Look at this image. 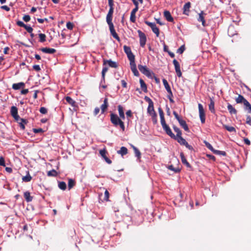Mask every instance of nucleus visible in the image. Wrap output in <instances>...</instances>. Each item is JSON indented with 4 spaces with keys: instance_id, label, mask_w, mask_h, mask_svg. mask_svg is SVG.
<instances>
[{
    "instance_id": "53",
    "label": "nucleus",
    "mask_w": 251,
    "mask_h": 251,
    "mask_svg": "<svg viewBox=\"0 0 251 251\" xmlns=\"http://www.w3.org/2000/svg\"><path fill=\"white\" fill-rule=\"evenodd\" d=\"M66 26L68 29L72 30L74 27V24L72 23L69 22L67 23Z\"/></svg>"
},
{
    "instance_id": "29",
    "label": "nucleus",
    "mask_w": 251,
    "mask_h": 251,
    "mask_svg": "<svg viewBox=\"0 0 251 251\" xmlns=\"http://www.w3.org/2000/svg\"><path fill=\"white\" fill-rule=\"evenodd\" d=\"M28 121L26 119H20V121L18 122L20 128L23 130L25 129V125H26Z\"/></svg>"
},
{
    "instance_id": "48",
    "label": "nucleus",
    "mask_w": 251,
    "mask_h": 251,
    "mask_svg": "<svg viewBox=\"0 0 251 251\" xmlns=\"http://www.w3.org/2000/svg\"><path fill=\"white\" fill-rule=\"evenodd\" d=\"M203 143H204L205 146L209 149L211 151H212V152H213V151H214V149L213 148V147L211 146V145L208 143V142H207L206 141H203Z\"/></svg>"
},
{
    "instance_id": "49",
    "label": "nucleus",
    "mask_w": 251,
    "mask_h": 251,
    "mask_svg": "<svg viewBox=\"0 0 251 251\" xmlns=\"http://www.w3.org/2000/svg\"><path fill=\"white\" fill-rule=\"evenodd\" d=\"M185 50V45H182L181 46H180V47H179L177 50L176 52L178 53H179V54H182L184 52Z\"/></svg>"
},
{
    "instance_id": "34",
    "label": "nucleus",
    "mask_w": 251,
    "mask_h": 251,
    "mask_svg": "<svg viewBox=\"0 0 251 251\" xmlns=\"http://www.w3.org/2000/svg\"><path fill=\"white\" fill-rule=\"evenodd\" d=\"M32 179V177L31 176L29 171L27 172L26 175L22 177V180L24 182H29Z\"/></svg>"
},
{
    "instance_id": "57",
    "label": "nucleus",
    "mask_w": 251,
    "mask_h": 251,
    "mask_svg": "<svg viewBox=\"0 0 251 251\" xmlns=\"http://www.w3.org/2000/svg\"><path fill=\"white\" fill-rule=\"evenodd\" d=\"M33 131L35 133H38L40 132H43V130L42 128H33Z\"/></svg>"
},
{
    "instance_id": "61",
    "label": "nucleus",
    "mask_w": 251,
    "mask_h": 251,
    "mask_svg": "<svg viewBox=\"0 0 251 251\" xmlns=\"http://www.w3.org/2000/svg\"><path fill=\"white\" fill-rule=\"evenodd\" d=\"M33 68L34 70L37 72H39L41 70L40 67L38 65H35L33 66Z\"/></svg>"
},
{
    "instance_id": "9",
    "label": "nucleus",
    "mask_w": 251,
    "mask_h": 251,
    "mask_svg": "<svg viewBox=\"0 0 251 251\" xmlns=\"http://www.w3.org/2000/svg\"><path fill=\"white\" fill-rule=\"evenodd\" d=\"M138 69L139 71L144 75H146L147 76H151V74L150 71L147 67L146 66H143L141 65H138Z\"/></svg>"
},
{
    "instance_id": "11",
    "label": "nucleus",
    "mask_w": 251,
    "mask_h": 251,
    "mask_svg": "<svg viewBox=\"0 0 251 251\" xmlns=\"http://www.w3.org/2000/svg\"><path fill=\"white\" fill-rule=\"evenodd\" d=\"M107 64L111 68H117L118 66V64L111 60H103V65L106 66Z\"/></svg>"
},
{
    "instance_id": "18",
    "label": "nucleus",
    "mask_w": 251,
    "mask_h": 251,
    "mask_svg": "<svg viewBox=\"0 0 251 251\" xmlns=\"http://www.w3.org/2000/svg\"><path fill=\"white\" fill-rule=\"evenodd\" d=\"M164 17L165 19L170 22H172L174 21V19L171 16L170 12L169 11L166 10L163 13Z\"/></svg>"
},
{
    "instance_id": "4",
    "label": "nucleus",
    "mask_w": 251,
    "mask_h": 251,
    "mask_svg": "<svg viewBox=\"0 0 251 251\" xmlns=\"http://www.w3.org/2000/svg\"><path fill=\"white\" fill-rule=\"evenodd\" d=\"M124 50L130 62L135 60V56L132 52L129 47L125 45L124 46Z\"/></svg>"
},
{
    "instance_id": "7",
    "label": "nucleus",
    "mask_w": 251,
    "mask_h": 251,
    "mask_svg": "<svg viewBox=\"0 0 251 251\" xmlns=\"http://www.w3.org/2000/svg\"><path fill=\"white\" fill-rule=\"evenodd\" d=\"M107 24L109 25V30L111 34L112 35V36L116 39L118 41H120V37H119L118 35L116 33L115 29L113 24L112 23H107Z\"/></svg>"
},
{
    "instance_id": "19",
    "label": "nucleus",
    "mask_w": 251,
    "mask_h": 251,
    "mask_svg": "<svg viewBox=\"0 0 251 251\" xmlns=\"http://www.w3.org/2000/svg\"><path fill=\"white\" fill-rule=\"evenodd\" d=\"M118 110L120 117L122 119L125 120V116L124 110L123 107L121 105H118Z\"/></svg>"
},
{
    "instance_id": "30",
    "label": "nucleus",
    "mask_w": 251,
    "mask_h": 251,
    "mask_svg": "<svg viewBox=\"0 0 251 251\" xmlns=\"http://www.w3.org/2000/svg\"><path fill=\"white\" fill-rule=\"evenodd\" d=\"M127 149L125 147H122L120 150L117 151V153L121 154L122 156H124L127 153Z\"/></svg>"
},
{
    "instance_id": "5",
    "label": "nucleus",
    "mask_w": 251,
    "mask_h": 251,
    "mask_svg": "<svg viewBox=\"0 0 251 251\" xmlns=\"http://www.w3.org/2000/svg\"><path fill=\"white\" fill-rule=\"evenodd\" d=\"M145 23L151 28L152 32L156 34L157 37L159 36V29L155 23L148 21H145Z\"/></svg>"
},
{
    "instance_id": "24",
    "label": "nucleus",
    "mask_w": 251,
    "mask_h": 251,
    "mask_svg": "<svg viewBox=\"0 0 251 251\" xmlns=\"http://www.w3.org/2000/svg\"><path fill=\"white\" fill-rule=\"evenodd\" d=\"M10 113H11V116L13 118H16V117L17 118L18 115L17 108L15 106H12L11 108V109H10Z\"/></svg>"
},
{
    "instance_id": "63",
    "label": "nucleus",
    "mask_w": 251,
    "mask_h": 251,
    "mask_svg": "<svg viewBox=\"0 0 251 251\" xmlns=\"http://www.w3.org/2000/svg\"><path fill=\"white\" fill-rule=\"evenodd\" d=\"M108 5L111 8H114L113 0H108Z\"/></svg>"
},
{
    "instance_id": "26",
    "label": "nucleus",
    "mask_w": 251,
    "mask_h": 251,
    "mask_svg": "<svg viewBox=\"0 0 251 251\" xmlns=\"http://www.w3.org/2000/svg\"><path fill=\"white\" fill-rule=\"evenodd\" d=\"M227 108L230 114L236 115L237 113V111L230 103H228Z\"/></svg>"
},
{
    "instance_id": "41",
    "label": "nucleus",
    "mask_w": 251,
    "mask_h": 251,
    "mask_svg": "<svg viewBox=\"0 0 251 251\" xmlns=\"http://www.w3.org/2000/svg\"><path fill=\"white\" fill-rule=\"evenodd\" d=\"M47 175L48 176H56L57 175V173L54 169H52L48 172Z\"/></svg>"
},
{
    "instance_id": "27",
    "label": "nucleus",
    "mask_w": 251,
    "mask_h": 251,
    "mask_svg": "<svg viewBox=\"0 0 251 251\" xmlns=\"http://www.w3.org/2000/svg\"><path fill=\"white\" fill-rule=\"evenodd\" d=\"M191 6L190 2L186 3L183 6V14L188 15L189 12V9Z\"/></svg>"
},
{
    "instance_id": "51",
    "label": "nucleus",
    "mask_w": 251,
    "mask_h": 251,
    "mask_svg": "<svg viewBox=\"0 0 251 251\" xmlns=\"http://www.w3.org/2000/svg\"><path fill=\"white\" fill-rule=\"evenodd\" d=\"M130 21L132 23H135L136 21V16L135 14H133L132 13H130Z\"/></svg>"
},
{
    "instance_id": "10",
    "label": "nucleus",
    "mask_w": 251,
    "mask_h": 251,
    "mask_svg": "<svg viewBox=\"0 0 251 251\" xmlns=\"http://www.w3.org/2000/svg\"><path fill=\"white\" fill-rule=\"evenodd\" d=\"M173 64L175 66V71L178 77H180L182 76V73L180 70V65L179 62L176 60L174 59L173 61Z\"/></svg>"
},
{
    "instance_id": "28",
    "label": "nucleus",
    "mask_w": 251,
    "mask_h": 251,
    "mask_svg": "<svg viewBox=\"0 0 251 251\" xmlns=\"http://www.w3.org/2000/svg\"><path fill=\"white\" fill-rule=\"evenodd\" d=\"M24 198L27 202H30L33 200V197L30 196V193L28 191L25 192L24 194Z\"/></svg>"
},
{
    "instance_id": "15",
    "label": "nucleus",
    "mask_w": 251,
    "mask_h": 251,
    "mask_svg": "<svg viewBox=\"0 0 251 251\" xmlns=\"http://www.w3.org/2000/svg\"><path fill=\"white\" fill-rule=\"evenodd\" d=\"M180 158H181V161H182V163L186 165V166L187 167V168H192V166H191V165L189 164V163L187 161L185 156H184V154L183 152H181L180 154Z\"/></svg>"
},
{
    "instance_id": "59",
    "label": "nucleus",
    "mask_w": 251,
    "mask_h": 251,
    "mask_svg": "<svg viewBox=\"0 0 251 251\" xmlns=\"http://www.w3.org/2000/svg\"><path fill=\"white\" fill-rule=\"evenodd\" d=\"M17 25L20 26V27H24L25 26V24L22 21H18L17 22Z\"/></svg>"
},
{
    "instance_id": "33",
    "label": "nucleus",
    "mask_w": 251,
    "mask_h": 251,
    "mask_svg": "<svg viewBox=\"0 0 251 251\" xmlns=\"http://www.w3.org/2000/svg\"><path fill=\"white\" fill-rule=\"evenodd\" d=\"M139 81H140V83L141 85V89L144 92L147 93L148 90H147V85H146V83H145L144 80L141 78L140 79Z\"/></svg>"
},
{
    "instance_id": "17",
    "label": "nucleus",
    "mask_w": 251,
    "mask_h": 251,
    "mask_svg": "<svg viewBox=\"0 0 251 251\" xmlns=\"http://www.w3.org/2000/svg\"><path fill=\"white\" fill-rule=\"evenodd\" d=\"M40 50L44 53L49 54H53L56 52V50L53 48H42L40 49Z\"/></svg>"
},
{
    "instance_id": "25",
    "label": "nucleus",
    "mask_w": 251,
    "mask_h": 251,
    "mask_svg": "<svg viewBox=\"0 0 251 251\" xmlns=\"http://www.w3.org/2000/svg\"><path fill=\"white\" fill-rule=\"evenodd\" d=\"M25 86V84L24 82H19L18 83H14L12 85V88L14 90H19L21 88H24Z\"/></svg>"
},
{
    "instance_id": "22",
    "label": "nucleus",
    "mask_w": 251,
    "mask_h": 251,
    "mask_svg": "<svg viewBox=\"0 0 251 251\" xmlns=\"http://www.w3.org/2000/svg\"><path fill=\"white\" fill-rule=\"evenodd\" d=\"M179 125L181 126V127L186 131H189V127L186 123V122L181 119L179 121H178Z\"/></svg>"
},
{
    "instance_id": "36",
    "label": "nucleus",
    "mask_w": 251,
    "mask_h": 251,
    "mask_svg": "<svg viewBox=\"0 0 251 251\" xmlns=\"http://www.w3.org/2000/svg\"><path fill=\"white\" fill-rule=\"evenodd\" d=\"M131 147L134 151L135 156L137 157L138 158H140L141 155L140 151L133 145H132Z\"/></svg>"
},
{
    "instance_id": "39",
    "label": "nucleus",
    "mask_w": 251,
    "mask_h": 251,
    "mask_svg": "<svg viewBox=\"0 0 251 251\" xmlns=\"http://www.w3.org/2000/svg\"><path fill=\"white\" fill-rule=\"evenodd\" d=\"M244 105L245 106V109L248 111L249 113H251V105L248 102V100H246L244 102Z\"/></svg>"
},
{
    "instance_id": "16",
    "label": "nucleus",
    "mask_w": 251,
    "mask_h": 251,
    "mask_svg": "<svg viewBox=\"0 0 251 251\" xmlns=\"http://www.w3.org/2000/svg\"><path fill=\"white\" fill-rule=\"evenodd\" d=\"M101 156L104 159L105 161L109 164H111V160L109 159L106 155V151L105 150H101L100 151Z\"/></svg>"
},
{
    "instance_id": "37",
    "label": "nucleus",
    "mask_w": 251,
    "mask_h": 251,
    "mask_svg": "<svg viewBox=\"0 0 251 251\" xmlns=\"http://www.w3.org/2000/svg\"><path fill=\"white\" fill-rule=\"evenodd\" d=\"M65 100L67 101V102L72 106H74L75 105V101L74 100H73L70 97H66Z\"/></svg>"
},
{
    "instance_id": "31",
    "label": "nucleus",
    "mask_w": 251,
    "mask_h": 251,
    "mask_svg": "<svg viewBox=\"0 0 251 251\" xmlns=\"http://www.w3.org/2000/svg\"><path fill=\"white\" fill-rule=\"evenodd\" d=\"M235 100L237 103H243L244 104L245 101L247 100L243 96L239 95L238 97L235 99Z\"/></svg>"
},
{
    "instance_id": "64",
    "label": "nucleus",
    "mask_w": 251,
    "mask_h": 251,
    "mask_svg": "<svg viewBox=\"0 0 251 251\" xmlns=\"http://www.w3.org/2000/svg\"><path fill=\"white\" fill-rule=\"evenodd\" d=\"M173 114L174 115L175 118L177 120V121H179L181 119L178 114L176 111L173 112Z\"/></svg>"
},
{
    "instance_id": "32",
    "label": "nucleus",
    "mask_w": 251,
    "mask_h": 251,
    "mask_svg": "<svg viewBox=\"0 0 251 251\" xmlns=\"http://www.w3.org/2000/svg\"><path fill=\"white\" fill-rule=\"evenodd\" d=\"M107 71L108 68L107 67L105 66L103 68L101 72L102 80L101 81V83H105V75Z\"/></svg>"
},
{
    "instance_id": "23",
    "label": "nucleus",
    "mask_w": 251,
    "mask_h": 251,
    "mask_svg": "<svg viewBox=\"0 0 251 251\" xmlns=\"http://www.w3.org/2000/svg\"><path fill=\"white\" fill-rule=\"evenodd\" d=\"M210 103L209 104V109L211 111V113H214L215 112L214 108L215 102L214 101L212 98H210Z\"/></svg>"
},
{
    "instance_id": "50",
    "label": "nucleus",
    "mask_w": 251,
    "mask_h": 251,
    "mask_svg": "<svg viewBox=\"0 0 251 251\" xmlns=\"http://www.w3.org/2000/svg\"><path fill=\"white\" fill-rule=\"evenodd\" d=\"M151 117L152 121L154 125L157 123V114L151 116Z\"/></svg>"
},
{
    "instance_id": "60",
    "label": "nucleus",
    "mask_w": 251,
    "mask_h": 251,
    "mask_svg": "<svg viewBox=\"0 0 251 251\" xmlns=\"http://www.w3.org/2000/svg\"><path fill=\"white\" fill-rule=\"evenodd\" d=\"M145 100L147 101H148V102H149V105H150V103H151V104H153V101H152V100H151L150 98H149L148 97L146 96V97H145Z\"/></svg>"
},
{
    "instance_id": "1",
    "label": "nucleus",
    "mask_w": 251,
    "mask_h": 251,
    "mask_svg": "<svg viewBox=\"0 0 251 251\" xmlns=\"http://www.w3.org/2000/svg\"><path fill=\"white\" fill-rule=\"evenodd\" d=\"M158 110L160 118L161 125L163 130L165 131L166 133L170 136L172 138H175V135L172 132L169 126L166 123L164 114L163 110L161 107H159Z\"/></svg>"
},
{
    "instance_id": "43",
    "label": "nucleus",
    "mask_w": 251,
    "mask_h": 251,
    "mask_svg": "<svg viewBox=\"0 0 251 251\" xmlns=\"http://www.w3.org/2000/svg\"><path fill=\"white\" fill-rule=\"evenodd\" d=\"M66 184L65 182L64 181H60L58 182V187L62 190H66Z\"/></svg>"
},
{
    "instance_id": "14",
    "label": "nucleus",
    "mask_w": 251,
    "mask_h": 251,
    "mask_svg": "<svg viewBox=\"0 0 251 251\" xmlns=\"http://www.w3.org/2000/svg\"><path fill=\"white\" fill-rule=\"evenodd\" d=\"M114 12V8H109L108 12L106 15V22L107 23H112L113 14Z\"/></svg>"
},
{
    "instance_id": "45",
    "label": "nucleus",
    "mask_w": 251,
    "mask_h": 251,
    "mask_svg": "<svg viewBox=\"0 0 251 251\" xmlns=\"http://www.w3.org/2000/svg\"><path fill=\"white\" fill-rule=\"evenodd\" d=\"M39 41L41 43H43L46 41V35L43 33L39 34Z\"/></svg>"
},
{
    "instance_id": "42",
    "label": "nucleus",
    "mask_w": 251,
    "mask_h": 251,
    "mask_svg": "<svg viewBox=\"0 0 251 251\" xmlns=\"http://www.w3.org/2000/svg\"><path fill=\"white\" fill-rule=\"evenodd\" d=\"M168 169L176 173H179L180 171V169L178 167L175 168L172 165H170L168 167Z\"/></svg>"
},
{
    "instance_id": "6",
    "label": "nucleus",
    "mask_w": 251,
    "mask_h": 251,
    "mask_svg": "<svg viewBox=\"0 0 251 251\" xmlns=\"http://www.w3.org/2000/svg\"><path fill=\"white\" fill-rule=\"evenodd\" d=\"M139 37L140 38V45L142 48L144 47L147 41V37L144 33L141 31L140 30H138Z\"/></svg>"
},
{
    "instance_id": "40",
    "label": "nucleus",
    "mask_w": 251,
    "mask_h": 251,
    "mask_svg": "<svg viewBox=\"0 0 251 251\" xmlns=\"http://www.w3.org/2000/svg\"><path fill=\"white\" fill-rule=\"evenodd\" d=\"M173 127L174 131L176 133V135H175V137H178L180 135H182V132L179 128L176 126H173Z\"/></svg>"
},
{
    "instance_id": "12",
    "label": "nucleus",
    "mask_w": 251,
    "mask_h": 251,
    "mask_svg": "<svg viewBox=\"0 0 251 251\" xmlns=\"http://www.w3.org/2000/svg\"><path fill=\"white\" fill-rule=\"evenodd\" d=\"M130 69L134 75L136 76L139 75V73L136 68V65L135 62V60L130 62Z\"/></svg>"
},
{
    "instance_id": "38",
    "label": "nucleus",
    "mask_w": 251,
    "mask_h": 251,
    "mask_svg": "<svg viewBox=\"0 0 251 251\" xmlns=\"http://www.w3.org/2000/svg\"><path fill=\"white\" fill-rule=\"evenodd\" d=\"M162 81H163V85H164L166 91L167 92L172 91L171 87H170L167 80L166 79L164 78V79H163Z\"/></svg>"
},
{
    "instance_id": "55",
    "label": "nucleus",
    "mask_w": 251,
    "mask_h": 251,
    "mask_svg": "<svg viewBox=\"0 0 251 251\" xmlns=\"http://www.w3.org/2000/svg\"><path fill=\"white\" fill-rule=\"evenodd\" d=\"M23 19L25 22H28L30 20V17L28 15H25L23 17Z\"/></svg>"
},
{
    "instance_id": "47",
    "label": "nucleus",
    "mask_w": 251,
    "mask_h": 251,
    "mask_svg": "<svg viewBox=\"0 0 251 251\" xmlns=\"http://www.w3.org/2000/svg\"><path fill=\"white\" fill-rule=\"evenodd\" d=\"M167 92L168 93V95H167V98L169 99L170 102L172 103H174L175 101L173 99V94L172 91H169Z\"/></svg>"
},
{
    "instance_id": "52",
    "label": "nucleus",
    "mask_w": 251,
    "mask_h": 251,
    "mask_svg": "<svg viewBox=\"0 0 251 251\" xmlns=\"http://www.w3.org/2000/svg\"><path fill=\"white\" fill-rule=\"evenodd\" d=\"M24 28H25V29L29 33H31L33 31V28L31 26H28L26 25H25Z\"/></svg>"
},
{
    "instance_id": "44",
    "label": "nucleus",
    "mask_w": 251,
    "mask_h": 251,
    "mask_svg": "<svg viewBox=\"0 0 251 251\" xmlns=\"http://www.w3.org/2000/svg\"><path fill=\"white\" fill-rule=\"evenodd\" d=\"M223 127H224L225 129H226V130L229 132H236L235 128L233 126H228L227 125H224Z\"/></svg>"
},
{
    "instance_id": "62",
    "label": "nucleus",
    "mask_w": 251,
    "mask_h": 251,
    "mask_svg": "<svg viewBox=\"0 0 251 251\" xmlns=\"http://www.w3.org/2000/svg\"><path fill=\"white\" fill-rule=\"evenodd\" d=\"M246 123L251 126V117L250 116H247L246 119Z\"/></svg>"
},
{
    "instance_id": "54",
    "label": "nucleus",
    "mask_w": 251,
    "mask_h": 251,
    "mask_svg": "<svg viewBox=\"0 0 251 251\" xmlns=\"http://www.w3.org/2000/svg\"><path fill=\"white\" fill-rule=\"evenodd\" d=\"M41 113L46 114L47 113L48 110L46 108L44 107H41L39 110Z\"/></svg>"
},
{
    "instance_id": "20",
    "label": "nucleus",
    "mask_w": 251,
    "mask_h": 251,
    "mask_svg": "<svg viewBox=\"0 0 251 251\" xmlns=\"http://www.w3.org/2000/svg\"><path fill=\"white\" fill-rule=\"evenodd\" d=\"M108 106V99L105 98L104 100L103 103L101 105L100 107L101 113H103L105 112V111L107 109Z\"/></svg>"
},
{
    "instance_id": "13",
    "label": "nucleus",
    "mask_w": 251,
    "mask_h": 251,
    "mask_svg": "<svg viewBox=\"0 0 251 251\" xmlns=\"http://www.w3.org/2000/svg\"><path fill=\"white\" fill-rule=\"evenodd\" d=\"M206 14L204 13L203 11H201L199 14V17L198 18V21L199 22H201L202 25L203 26H206V23L204 19V15H205Z\"/></svg>"
},
{
    "instance_id": "21",
    "label": "nucleus",
    "mask_w": 251,
    "mask_h": 251,
    "mask_svg": "<svg viewBox=\"0 0 251 251\" xmlns=\"http://www.w3.org/2000/svg\"><path fill=\"white\" fill-rule=\"evenodd\" d=\"M147 112L150 116L156 114L154 109L153 104H150V105H148L147 108Z\"/></svg>"
},
{
    "instance_id": "2",
    "label": "nucleus",
    "mask_w": 251,
    "mask_h": 251,
    "mask_svg": "<svg viewBox=\"0 0 251 251\" xmlns=\"http://www.w3.org/2000/svg\"><path fill=\"white\" fill-rule=\"evenodd\" d=\"M110 116L111 123L116 127L119 126L122 131H124L125 126L124 122L122 121L123 119L119 117L117 114L113 113L110 114Z\"/></svg>"
},
{
    "instance_id": "58",
    "label": "nucleus",
    "mask_w": 251,
    "mask_h": 251,
    "mask_svg": "<svg viewBox=\"0 0 251 251\" xmlns=\"http://www.w3.org/2000/svg\"><path fill=\"white\" fill-rule=\"evenodd\" d=\"M0 166H5V160H4V158L2 157H0Z\"/></svg>"
},
{
    "instance_id": "46",
    "label": "nucleus",
    "mask_w": 251,
    "mask_h": 251,
    "mask_svg": "<svg viewBox=\"0 0 251 251\" xmlns=\"http://www.w3.org/2000/svg\"><path fill=\"white\" fill-rule=\"evenodd\" d=\"M214 154L217 155L226 156V153L225 151H221L219 150H214L213 152Z\"/></svg>"
},
{
    "instance_id": "3",
    "label": "nucleus",
    "mask_w": 251,
    "mask_h": 251,
    "mask_svg": "<svg viewBox=\"0 0 251 251\" xmlns=\"http://www.w3.org/2000/svg\"><path fill=\"white\" fill-rule=\"evenodd\" d=\"M173 139L176 140L178 143H179L181 145L185 146L187 149L189 150L192 151L193 150V148L192 146L189 145L187 142L182 138V135H180L178 137H175Z\"/></svg>"
},
{
    "instance_id": "35",
    "label": "nucleus",
    "mask_w": 251,
    "mask_h": 251,
    "mask_svg": "<svg viewBox=\"0 0 251 251\" xmlns=\"http://www.w3.org/2000/svg\"><path fill=\"white\" fill-rule=\"evenodd\" d=\"M75 185V182L74 179L70 178L68 180V189L69 190L71 189Z\"/></svg>"
},
{
    "instance_id": "8",
    "label": "nucleus",
    "mask_w": 251,
    "mask_h": 251,
    "mask_svg": "<svg viewBox=\"0 0 251 251\" xmlns=\"http://www.w3.org/2000/svg\"><path fill=\"white\" fill-rule=\"evenodd\" d=\"M200 118L202 123H204L205 121V112L201 104H198Z\"/></svg>"
},
{
    "instance_id": "56",
    "label": "nucleus",
    "mask_w": 251,
    "mask_h": 251,
    "mask_svg": "<svg viewBox=\"0 0 251 251\" xmlns=\"http://www.w3.org/2000/svg\"><path fill=\"white\" fill-rule=\"evenodd\" d=\"M109 197V193L108 191L106 190L104 192V200L106 201H108V199Z\"/></svg>"
}]
</instances>
